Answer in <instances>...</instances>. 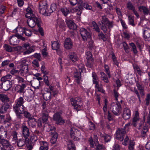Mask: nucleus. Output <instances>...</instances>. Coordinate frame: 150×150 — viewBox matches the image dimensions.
I'll return each instance as SVG.
<instances>
[{
  "mask_svg": "<svg viewBox=\"0 0 150 150\" xmlns=\"http://www.w3.org/2000/svg\"><path fill=\"white\" fill-rule=\"evenodd\" d=\"M110 109L115 115H118L120 113L122 110L121 105L119 101L116 102V103H112L111 104Z\"/></svg>",
  "mask_w": 150,
  "mask_h": 150,
  "instance_id": "1",
  "label": "nucleus"
},
{
  "mask_svg": "<svg viewBox=\"0 0 150 150\" xmlns=\"http://www.w3.org/2000/svg\"><path fill=\"white\" fill-rule=\"evenodd\" d=\"M79 70L75 69L73 73L74 77V78L75 81L78 84H80L81 82V73L84 68L83 66H81V68H80L79 66H78Z\"/></svg>",
  "mask_w": 150,
  "mask_h": 150,
  "instance_id": "2",
  "label": "nucleus"
},
{
  "mask_svg": "<svg viewBox=\"0 0 150 150\" xmlns=\"http://www.w3.org/2000/svg\"><path fill=\"white\" fill-rule=\"evenodd\" d=\"M71 101L74 109L77 111L79 110V108L82 106V101L81 98L79 97L75 99L71 98Z\"/></svg>",
  "mask_w": 150,
  "mask_h": 150,
  "instance_id": "3",
  "label": "nucleus"
},
{
  "mask_svg": "<svg viewBox=\"0 0 150 150\" xmlns=\"http://www.w3.org/2000/svg\"><path fill=\"white\" fill-rule=\"evenodd\" d=\"M80 32L82 40L84 41H87L91 37L90 33L87 30L83 28H81L80 30Z\"/></svg>",
  "mask_w": 150,
  "mask_h": 150,
  "instance_id": "4",
  "label": "nucleus"
},
{
  "mask_svg": "<svg viewBox=\"0 0 150 150\" xmlns=\"http://www.w3.org/2000/svg\"><path fill=\"white\" fill-rule=\"evenodd\" d=\"M21 130L23 137L26 138V141H29L28 137L30 134L29 129L26 126L23 124L21 127Z\"/></svg>",
  "mask_w": 150,
  "mask_h": 150,
  "instance_id": "5",
  "label": "nucleus"
},
{
  "mask_svg": "<svg viewBox=\"0 0 150 150\" xmlns=\"http://www.w3.org/2000/svg\"><path fill=\"white\" fill-rule=\"evenodd\" d=\"M126 133V131L124 129H118L116 132V139L121 142L122 141Z\"/></svg>",
  "mask_w": 150,
  "mask_h": 150,
  "instance_id": "6",
  "label": "nucleus"
},
{
  "mask_svg": "<svg viewBox=\"0 0 150 150\" xmlns=\"http://www.w3.org/2000/svg\"><path fill=\"white\" fill-rule=\"evenodd\" d=\"M24 103V100L23 98L20 97L16 100L15 105L13 106V109H23L24 106L23 104Z\"/></svg>",
  "mask_w": 150,
  "mask_h": 150,
  "instance_id": "7",
  "label": "nucleus"
},
{
  "mask_svg": "<svg viewBox=\"0 0 150 150\" xmlns=\"http://www.w3.org/2000/svg\"><path fill=\"white\" fill-rule=\"evenodd\" d=\"M43 110H42V118L43 123H46L48 120V112L46 108V103H43L42 105Z\"/></svg>",
  "mask_w": 150,
  "mask_h": 150,
  "instance_id": "8",
  "label": "nucleus"
},
{
  "mask_svg": "<svg viewBox=\"0 0 150 150\" xmlns=\"http://www.w3.org/2000/svg\"><path fill=\"white\" fill-rule=\"evenodd\" d=\"M80 133L79 131L74 128H72L70 130V135L71 138L74 140L78 141L79 138H78V136L80 135Z\"/></svg>",
  "mask_w": 150,
  "mask_h": 150,
  "instance_id": "9",
  "label": "nucleus"
},
{
  "mask_svg": "<svg viewBox=\"0 0 150 150\" xmlns=\"http://www.w3.org/2000/svg\"><path fill=\"white\" fill-rule=\"evenodd\" d=\"M101 23L102 25H106L108 26L109 31H110V29L113 27V22L109 21L108 18L105 16H102Z\"/></svg>",
  "mask_w": 150,
  "mask_h": 150,
  "instance_id": "10",
  "label": "nucleus"
},
{
  "mask_svg": "<svg viewBox=\"0 0 150 150\" xmlns=\"http://www.w3.org/2000/svg\"><path fill=\"white\" fill-rule=\"evenodd\" d=\"M12 82L10 81L3 82L1 84L2 89L5 91L9 90L12 87Z\"/></svg>",
  "mask_w": 150,
  "mask_h": 150,
  "instance_id": "11",
  "label": "nucleus"
},
{
  "mask_svg": "<svg viewBox=\"0 0 150 150\" xmlns=\"http://www.w3.org/2000/svg\"><path fill=\"white\" fill-rule=\"evenodd\" d=\"M38 20H40V19L35 17V18H29L27 21V23L28 25L31 28H33L37 25Z\"/></svg>",
  "mask_w": 150,
  "mask_h": 150,
  "instance_id": "12",
  "label": "nucleus"
},
{
  "mask_svg": "<svg viewBox=\"0 0 150 150\" xmlns=\"http://www.w3.org/2000/svg\"><path fill=\"white\" fill-rule=\"evenodd\" d=\"M22 47L25 49L27 50L25 51L23 53V54H28L34 51V50L30 46V44L27 42L24 44Z\"/></svg>",
  "mask_w": 150,
  "mask_h": 150,
  "instance_id": "13",
  "label": "nucleus"
},
{
  "mask_svg": "<svg viewBox=\"0 0 150 150\" xmlns=\"http://www.w3.org/2000/svg\"><path fill=\"white\" fill-rule=\"evenodd\" d=\"M48 8L47 4L45 1H40L39 3V10L40 13L42 14H45V8Z\"/></svg>",
  "mask_w": 150,
  "mask_h": 150,
  "instance_id": "14",
  "label": "nucleus"
},
{
  "mask_svg": "<svg viewBox=\"0 0 150 150\" xmlns=\"http://www.w3.org/2000/svg\"><path fill=\"white\" fill-rule=\"evenodd\" d=\"M143 38L146 41H150V28H147L143 29Z\"/></svg>",
  "mask_w": 150,
  "mask_h": 150,
  "instance_id": "15",
  "label": "nucleus"
},
{
  "mask_svg": "<svg viewBox=\"0 0 150 150\" xmlns=\"http://www.w3.org/2000/svg\"><path fill=\"white\" fill-rule=\"evenodd\" d=\"M19 73L22 76H25L26 74H29L28 68L27 65H24L23 66L19 71Z\"/></svg>",
  "mask_w": 150,
  "mask_h": 150,
  "instance_id": "16",
  "label": "nucleus"
},
{
  "mask_svg": "<svg viewBox=\"0 0 150 150\" xmlns=\"http://www.w3.org/2000/svg\"><path fill=\"white\" fill-rule=\"evenodd\" d=\"M2 147L6 148L10 150H13V148L8 141L6 140L3 139L0 144Z\"/></svg>",
  "mask_w": 150,
  "mask_h": 150,
  "instance_id": "17",
  "label": "nucleus"
},
{
  "mask_svg": "<svg viewBox=\"0 0 150 150\" xmlns=\"http://www.w3.org/2000/svg\"><path fill=\"white\" fill-rule=\"evenodd\" d=\"M73 44L70 38H67L64 41V47L66 49H71L72 47Z\"/></svg>",
  "mask_w": 150,
  "mask_h": 150,
  "instance_id": "18",
  "label": "nucleus"
},
{
  "mask_svg": "<svg viewBox=\"0 0 150 150\" xmlns=\"http://www.w3.org/2000/svg\"><path fill=\"white\" fill-rule=\"evenodd\" d=\"M131 116L130 110L127 108L124 109L122 115V117L125 120L129 119Z\"/></svg>",
  "mask_w": 150,
  "mask_h": 150,
  "instance_id": "19",
  "label": "nucleus"
},
{
  "mask_svg": "<svg viewBox=\"0 0 150 150\" xmlns=\"http://www.w3.org/2000/svg\"><path fill=\"white\" fill-rule=\"evenodd\" d=\"M25 16L27 18H35L36 17L35 15L33 13L31 8L30 7H28L26 9V13L25 15Z\"/></svg>",
  "mask_w": 150,
  "mask_h": 150,
  "instance_id": "20",
  "label": "nucleus"
},
{
  "mask_svg": "<svg viewBox=\"0 0 150 150\" xmlns=\"http://www.w3.org/2000/svg\"><path fill=\"white\" fill-rule=\"evenodd\" d=\"M0 100L4 103H7L10 101L8 96L5 94L0 93Z\"/></svg>",
  "mask_w": 150,
  "mask_h": 150,
  "instance_id": "21",
  "label": "nucleus"
},
{
  "mask_svg": "<svg viewBox=\"0 0 150 150\" xmlns=\"http://www.w3.org/2000/svg\"><path fill=\"white\" fill-rule=\"evenodd\" d=\"M66 22L68 28L71 29H74L76 28V25L74 22L71 20L67 19Z\"/></svg>",
  "mask_w": 150,
  "mask_h": 150,
  "instance_id": "22",
  "label": "nucleus"
},
{
  "mask_svg": "<svg viewBox=\"0 0 150 150\" xmlns=\"http://www.w3.org/2000/svg\"><path fill=\"white\" fill-rule=\"evenodd\" d=\"M94 84H95V88L96 91L101 92L102 93H104L105 91L103 89V85L101 84H99L98 82Z\"/></svg>",
  "mask_w": 150,
  "mask_h": 150,
  "instance_id": "23",
  "label": "nucleus"
},
{
  "mask_svg": "<svg viewBox=\"0 0 150 150\" xmlns=\"http://www.w3.org/2000/svg\"><path fill=\"white\" fill-rule=\"evenodd\" d=\"M10 106L7 103H4L1 105L0 112L1 114H4L7 111V110L9 108Z\"/></svg>",
  "mask_w": 150,
  "mask_h": 150,
  "instance_id": "24",
  "label": "nucleus"
},
{
  "mask_svg": "<svg viewBox=\"0 0 150 150\" xmlns=\"http://www.w3.org/2000/svg\"><path fill=\"white\" fill-rule=\"evenodd\" d=\"M31 84L35 89H39L40 86V81L37 79H34L30 82Z\"/></svg>",
  "mask_w": 150,
  "mask_h": 150,
  "instance_id": "25",
  "label": "nucleus"
},
{
  "mask_svg": "<svg viewBox=\"0 0 150 150\" xmlns=\"http://www.w3.org/2000/svg\"><path fill=\"white\" fill-rule=\"evenodd\" d=\"M15 35L14 36H11L9 40L10 44L13 45H17L18 43V38H16Z\"/></svg>",
  "mask_w": 150,
  "mask_h": 150,
  "instance_id": "26",
  "label": "nucleus"
},
{
  "mask_svg": "<svg viewBox=\"0 0 150 150\" xmlns=\"http://www.w3.org/2000/svg\"><path fill=\"white\" fill-rule=\"evenodd\" d=\"M14 111L15 112L17 117L18 118L21 119L23 118V117L21 115L23 114V109L21 108L20 109H13Z\"/></svg>",
  "mask_w": 150,
  "mask_h": 150,
  "instance_id": "27",
  "label": "nucleus"
},
{
  "mask_svg": "<svg viewBox=\"0 0 150 150\" xmlns=\"http://www.w3.org/2000/svg\"><path fill=\"white\" fill-rule=\"evenodd\" d=\"M27 122L29 126L32 128H35V127L37 121L34 117L30 120H28Z\"/></svg>",
  "mask_w": 150,
  "mask_h": 150,
  "instance_id": "28",
  "label": "nucleus"
},
{
  "mask_svg": "<svg viewBox=\"0 0 150 150\" xmlns=\"http://www.w3.org/2000/svg\"><path fill=\"white\" fill-rule=\"evenodd\" d=\"M52 47L53 50H56L60 48V44L58 41H52Z\"/></svg>",
  "mask_w": 150,
  "mask_h": 150,
  "instance_id": "29",
  "label": "nucleus"
},
{
  "mask_svg": "<svg viewBox=\"0 0 150 150\" xmlns=\"http://www.w3.org/2000/svg\"><path fill=\"white\" fill-rule=\"evenodd\" d=\"M20 139L17 141V145L18 147H21L25 145L26 143L29 142V141H26V138Z\"/></svg>",
  "mask_w": 150,
  "mask_h": 150,
  "instance_id": "30",
  "label": "nucleus"
},
{
  "mask_svg": "<svg viewBox=\"0 0 150 150\" xmlns=\"http://www.w3.org/2000/svg\"><path fill=\"white\" fill-rule=\"evenodd\" d=\"M69 57L72 62H76L79 59L77 54L74 52L71 53L69 55Z\"/></svg>",
  "mask_w": 150,
  "mask_h": 150,
  "instance_id": "31",
  "label": "nucleus"
},
{
  "mask_svg": "<svg viewBox=\"0 0 150 150\" xmlns=\"http://www.w3.org/2000/svg\"><path fill=\"white\" fill-rule=\"evenodd\" d=\"M40 146L39 148L44 149L45 150H48L49 145L47 142L45 141H41L40 142Z\"/></svg>",
  "mask_w": 150,
  "mask_h": 150,
  "instance_id": "32",
  "label": "nucleus"
},
{
  "mask_svg": "<svg viewBox=\"0 0 150 150\" xmlns=\"http://www.w3.org/2000/svg\"><path fill=\"white\" fill-rule=\"evenodd\" d=\"M26 86V84L25 83H23L22 85H18L17 86V88H18L17 92L19 93H21L24 92V89Z\"/></svg>",
  "mask_w": 150,
  "mask_h": 150,
  "instance_id": "33",
  "label": "nucleus"
},
{
  "mask_svg": "<svg viewBox=\"0 0 150 150\" xmlns=\"http://www.w3.org/2000/svg\"><path fill=\"white\" fill-rule=\"evenodd\" d=\"M139 11L143 12L144 15H148L149 13V10L146 7L144 6H140L138 7Z\"/></svg>",
  "mask_w": 150,
  "mask_h": 150,
  "instance_id": "34",
  "label": "nucleus"
},
{
  "mask_svg": "<svg viewBox=\"0 0 150 150\" xmlns=\"http://www.w3.org/2000/svg\"><path fill=\"white\" fill-rule=\"evenodd\" d=\"M51 91H47L43 95L44 99L46 100H50L51 98Z\"/></svg>",
  "mask_w": 150,
  "mask_h": 150,
  "instance_id": "35",
  "label": "nucleus"
},
{
  "mask_svg": "<svg viewBox=\"0 0 150 150\" xmlns=\"http://www.w3.org/2000/svg\"><path fill=\"white\" fill-rule=\"evenodd\" d=\"M29 139V141L31 143V144L34 145V144L37 140V137L34 134H32L30 135Z\"/></svg>",
  "mask_w": 150,
  "mask_h": 150,
  "instance_id": "36",
  "label": "nucleus"
},
{
  "mask_svg": "<svg viewBox=\"0 0 150 150\" xmlns=\"http://www.w3.org/2000/svg\"><path fill=\"white\" fill-rule=\"evenodd\" d=\"M52 138L50 139V142L52 144H54L57 141V140L58 137L57 134V133H54V132H52Z\"/></svg>",
  "mask_w": 150,
  "mask_h": 150,
  "instance_id": "37",
  "label": "nucleus"
},
{
  "mask_svg": "<svg viewBox=\"0 0 150 150\" xmlns=\"http://www.w3.org/2000/svg\"><path fill=\"white\" fill-rule=\"evenodd\" d=\"M67 145L69 150H75V145L72 141H69L67 143Z\"/></svg>",
  "mask_w": 150,
  "mask_h": 150,
  "instance_id": "38",
  "label": "nucleus"
},
{
  "mask_svg": "<svg viewBox=\"0 0 150 150\" xmlns=\"http://www.w3.org/2000/svg\"><path fill=\"white\" fill-rule=\"evenodd\" d=\"M139 115L138 113H136L135 114L134 117L133 118L132 125L135 127H136L137 123V122L139 121Z\"/></svg>",
  "mask_w": 150,
  "mask_h": 150,
  "instance_id": "39",
  "label": "nucleus"
},
{
  "mask_svg": "<svg viewBox=\"0 0 150 150\" xmlns=\"http://www.w3.org/2000/svg\"><path fill=\"white\" fill-rule=\"evenodd\" d=\"M136 86L138 90L140 91V94L142 96H144V94L143 93V88L141 83L138 81H137L136 82Z\"/></svg>",
  "mask_w": 150,
  "mask_h": 150,
  "instance_id": "40",
  "label": "nucleus"
},
{
  "mask_svg": "<svg viewBox=\"0 0 150 150\" xmlns=\"http://www.w3.org/2000/svg\"><path fill=\"white\" fill-rule=\"evenodd\" d=\"M101 137L106 142H109L111 140V137L109 135L107 134H102L101 135Z\"/></svg>",
  "mask_w": 150,
  "mask_h": 150,
  "instance_id": "41",
  "label": "nucleus"
},
{
  "mask_svg": "<svg viewBox=\"0 0 150 150\" xmlns=\"http://www.w3.org/2000/svg\"><path fill=\"white\" fill-rule=\"evenodd\" d=\"M100 74L101 75V77L102 80L104 81L107 83L109 82V80L108 78L107 75H106L104 72H100Z\"/></svg>",
  "mask_w": 150,
  "mask_h": 150,
  "instance_id": "42",
  "label": "nucleus"
},
{
  "mask_svg": "<svg viewBox=\"0 0 150 150\" xmlns=\"http://www.w3.org/2000/svg\"><path fill=\"white\" fill-rule=\"evenodd\" d=\"M73 10V12H75L76 15L80 16L82 12V9L79 6L76 7Z\"/></svg>",
  "mask_w": 150,
  "mask_h": 150,
  "instance_id": "43",
  "label": "nucleus"
},
{
  "mask_svg": "<svg viewBox=\"0 0 150 150\" xmlns=\"http://www.w3.org/2000/svg\"><path fill=\"white\" fill-rule=\"evenodd\" d=\"M12 77V76L10 74H7L1 77V81L2 82H5L6 81H9L8 79H11Z\"/></svg>",
  "mask_w": 150,
  "mask_h": 150,
  "instance_id": "44",
  "label": "nucleus"
},
{
  "mask_svg": "<svg viewBox=\"0 0 150 150\" xmlns=\"http://www.w3.org/2000/svg\"><path fill=\"white\" fill-rule=\"evenodd\" d=\"M24 116L25 117L27 118L28 120H30L32 119L33 117L30 113L27 111H23V113Z\"/></svg>",
  "mask_w": 150,
  "mask_h": 150,
  "instance_id": "45",
  "label": "nucleus"
},
{
  "mask_svg": "<svg viewBox=\"0 0 150 150\" xmlns=\"http://www.w3.org/2000/svg\"><path fill=\"white\" fill-rule=\"evenodd\" d=\"M24 29L25 27H17L15 30L17 32V34L19 33L21 35L22 34V35H23L24 33Z\"/></svg>",
  "mask_w": 150,
  "mask_h": 150,
  "instance_id": "46",
  "label": "nucleus"
},
{
  "mask_svg": "<svg viewBox=\"0 0 150 150\" xmlns=\"http://www.w3.org/2000/svg\"><path fill=\"white\" fill-rule=\"evenodd\" d=\"M37 22V26L38 27V30L39 32L40 33L41 35L42 36H43L44 35V33L43 32V28L41 27L40 23L41 20H38Z\"/></svg>",
  "mask_w": 150,
  "mask_h": 150,
  "instance_id": "47",
  "label": "nucleus"
},
{
  "mask_svg": "<svg viewBox=\"0 0 150 150\" xmlns=\"http://www.w3.org/2000/svg\"><path fill=\"white\" fill-rule=\"evenodd\" d=\"M57 26H59L60 28L62 29L65 26V24L64 21L61 19L58 20L57 22Z\"/></svg>",
  "mask_w": 150,
  "mask_h": 150,
  "instance_id": "48",
  "label": "nucleus"
},
{
  "mask_svg": "<svg viewBox=\"0 0 150 150\" xmlns=\"http://www.w3.org/2000/svg\"><path fill=\"white\" fill-rule=\"evenodd\" d=\"M24 33L25 34L26 36L28 37H30L32 34V32L30 30L25 28Z\"/></svg>",
  "mask_w": 150,
  "mask_h": 150,
  "instance_id": "49",
  "label": "nucleus"
},
{
  "mask_svg": "<svg viewBox=\"0 0 150 150\" xmlns=\"http://www.w3.org/2000/svg\"><path fill=\"white\" fill-rule=\"evenodd\" d=\"M127 8L129 10L133 11L135 9V7L130 2H129L126 4Z\"/></svg>",
  "mask_w": 150,
  "mask_h": 150,
  "instance_id": "50",
  "label": "nucleus"
},
{
  "mask_svg": "<svg viewBox=\"0 0 150 150\" xmlns=\"http://www.w3.org/2000/svg\"><path fill=\"white\" fill-rule=\"evenodd\" d=\"M33 92L31 90L27 91L25 93V96L26 98L33 97Z\"/></svg>",
  "mask_w": 150,
  "mask_h": 150,
  "instance_id": "51",
  "label": "nucleus"
},
{
  "mask_svg": "<svg viewBox=\"0 0 150 150\" xmlns=\"http://www.w3.org/2000/svg\"><path fill=\"white\" fill-rule=\"evenodd\" d=\"M15 79L16 80L18 83H24L25 81L24 79L18 75H16Z\"/></svg>",
  "mask_w": 150,
  "mask_h": 150,
  "instance_id": "52",
  "label": "nucleus"
},
{
  "mask_svg": "<svg viewBox=\"0 0 150 150\" xmlns=\"http://www.w3.org/2000/svg\"><path fill=\"white\" fill-rule=\"evenodd\" d=\"M86 55L87 60H90L91 61H93V59L92 57V54L90 51H88L86 52Z\"/></svg>",
  "mask_w": 150,
  "mask_h": 150,
  "instance_id": "53",
  "label": "nucleus"
},
{
  "mask_svg": "<svg viewBox=\"0 0 150 150\" xmlns=\"http://www.w3.org/2000/svg\"><path fill=\"white\" fill-rule=\"evenodd\" d=\"M128 17L129 24L132 25L133 26H134L135 24L134 23L133 17L129 15Z\"/></svg>",
  "mask_w": 150,
  "mask_h": 150,
  "instance_id": "54",
  "label": "nucleus"
},
{
  "mask_svg": "<svg viewBox=\"0 0 150 150\" xmlns=\"http://www.w3.org/2000/svg\"><path fill=\"white\" fill-rule=\"evenodd\" d=\"M92 27L93 29L97 32H100V29L98 25L95 22H93L92 23Z\"/></svg>",
  "mask_w": 150,
  "mask_h": 150,
  "instance_id": "55",
  "label": "nucleus"
},
{
  "mask_svg": "<svg viewBox=\"0 0 150 150\" xmlns=\"http://www.w3.org/2000/svg\"><path fill=\"white\" fill-rule=\"evenodd\" d=\"M57 8L56 5L55 3H52L51 4L50 11H49V13H52L54 11H55Z\"/></svg>",
  "mask_w": 150,
  "mask_h": 150,
  "instance_id": "56",
  "label": "nucleus"
},
{
  "mask_svg": "<svg viewBox=\"0 0 150 150\" xmlns=\"http://www.w3.org/2000/svg\"><path fill=\"white\" fill-rule=\"evenodd\" d=\"M95 149L96 150H104L105 148L103 144H98L96 146Z\"/></svg>",
  "mask_w": 150,
  "mask_h": 150,
  "instance_id": "57",
  "label": "nucleus"
},
{
  "mask_svg": "<svg viewBox=\"0 0 150 150\" xmlns=\"http://www.w3.org/2000/svg\"><path fill=\"white\" fill-rule=\"evenodd\" d=\"M61 117L60 114L59 113L57 112L54 114L53 119L54 120L57 122Z\"/></svg>",
  "mask_w": 150,
  "mask_h": 150,
  "instance_id": "58",
  "label": "nucleus"
},
{
  "mask_svg": "<svg viewBox=\"0 0 150 150\" xmlns=\"http://www.w3.org/2000/svg\"><path fill=\"white\" fill-rule=\"evenodd\" d=\"M4 49L7 51L11 52L12 50V48L9 45L5 44L4 46Z\"/></svg>",
  "mask_w": 150,
  "mask_h": 150,
  "instance_id": "59",
  "label": "nucleus"
},
{
  "mask_svg": "<svg viewBox=\"0 0 150 150\" xmlns=\"http://www.w3.org/2000/svg\"><path fill=\"white\" fill-rule=\"evenodd\" d=\"M104 68L105 70V72L108 74V77L110 78L111 77V75L109 71V68L108 66L107 65H105Z\"/></svg>",
  "mask_w": 150,
  "mask_h": 150,
  "instance_id": "60",
  "label": "nucleus"
},
{
  "mask_svg": "<svg viewBox=\"0 0 150 150\" xmlns=\"http://www.w3.org/2000/svg\"><path fill=\"white\" fill-rule=\"evenodd\" d=\"M61 11L65 16H67L69 12V10L67 8H62Z\"/></svg>",
  "mask_w": 150,
  "mask_h": 150,
  "instance_id": "61",
  "label": "nucleus"
},
{
  "mask_svg": "<svg viewBox=\"0 0 150 150\" xmlns=\"http://www.w3.org/2000/svg\"><path fill=\"white\" fill-rule=\"evenodd\" d=\"M47 125L48 126V131H52V132L55 133V128L53 125H50L47 124Z\"/></svg>",
  "mask_w": 150,
  "mask_h": 150,
  "instance_id": "62",
  "label": "nucleus"
},
{
  "mask_svg": "<svg viewBox=\"0 0 150 150\" xmlns=\"http://www.w3.org/2000/svg\"><path fill=\"white\" fill-rule=\"evenodd\" d=\"M134 142L133 141L130 140L129 145V150H133L134 149Z\"/></svg>",
  "mask_w": 150,
  "mask_h": 150,
  "instance_id": "63",
  "label": "nucleus"
},
{
  "mask_svg": "<svg viewBox=\"0 0 150 150\" xmlns=\"http://www.w3.org/2000/svg\"><path fill=\"white\" fill-rule=\"evenodd\" d=\"M134 68L136 70L138 74L140 76L142 75V74L144 73L141 70L140 68L138 66H136Z\"/></svg>",
  "mask_w": 150,
  "mask_h": 150,
  "instance_id": "64",
  "label": "nucleus"
}]
</instances>
